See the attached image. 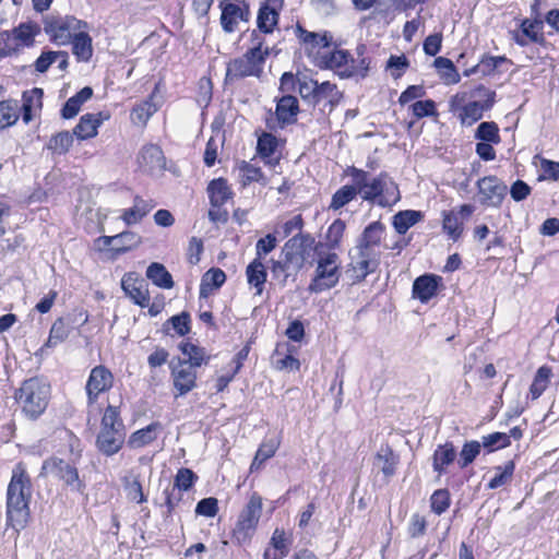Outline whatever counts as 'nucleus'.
<instances>
[{
    "mask_svg": "<svg viewBox=\"0 0 559 559\" xmlns=\"http://www.w3.org/2000/svg\"><path fill=\"white\" fill-rule=\"evenodd\" d=\"M481 443L478 441L466 442L460 453L459 464L462 468L471 464L476 456L480 453Z\"/></svg>",
    "mask_w": 559,
    "mask_h": 559,
    "instance_id": "nucleus-52",
    "label": "nucleus"
},
{
    "mask_svg": "<svg viewBox=\"0 0 559 559\" xmlns=\"http://www.w3.org/2000/svg\"><path fill=\"white\" fill-rule=\"evenodd\" d=\"M347 175L352 177L358 194L365 201L374 202L385 207L395 204L400 200L397 186L386 174H380L370 179L367 171L349 167Z\"/></svg>",
    "mask_w": 559,
    "mask_h": 559,
    "instance_id": "nucleus-3",
    "label": "nucleus"
},
{
    "mask_svg": "<svg viewBox=\"0 0 559 559\" xmlns=\"http://www.w3.org/2000/svg\"><path fill=\"white\" fill-rule=\"evenodd\" d=\"M475 136L479 140H483V141H486L489 143L497 144L500 142L499 128L492 121L481 122L476 130Z\"/></svg>",
    "mask_w": 559,
    "mask_h": 559,
    "instance_id": "nucleus-51",
    "label": "nucleus"
},
{
    "mask_svg": "<svg viewBox=\"0 0 559 559\" xmlns=\"http://www.w3.org/2000/svg\"><path fill=\"white\" fill-rule=\"evenodd\" d=\"M350 259L352 261L347 272L354 281H362L378 266V260L374 251L367 250L358 246L350 253Z\"/></svg>",
    "mask_w": 559,
    "mask_h": 559,
    "instance_id": "nucleus-14",
    "label": "nucleus"
},
{
    "mask_svg": "<svg viewBox=\"0 0 559 559\" xmlns=\"http://www.w3.org/2000/svg\"><path fill=\"white\" fill-rule=\"evenodd\" d=\"M456 457V451L451 442L438 445L433 453V471L439 475L444 473L445 467L454 462Z\"/></svg>",
    "mask_w": 559,
    "mask_h": 559,
    "instance_id": "nucleus-30",
    "label": "nucleus"
},
{
    "mask_svg": "<svg viewBox=\"0 0 559 559\" xmlns=\"http://www.w3.org/2000/svg\"><path fill=\"white\" fill-rule=\"evenodd\" d=\"M277 147V140L271 133H263L258 140V152L262 157H271Z\"/></svg>",
    "mask_w": 559,
    "mask_h": 559,
    "instance_id": "nucleus-58",
    "label": "nucleus"
},
{
    "mask_svg": "<svg viewBox=\"0 0 559 559\" xmlns=\"http://www.w3.org/2000/svg\"><path fill=\"white\" fill-rule=\"evenodd\" d=\"M73 143V134L69 131H61L56 135L51 136L47 148L55 154L62 155L66 154Z\"/></svg>",
    "mask_w": 559,
    "mask_h": 559,
    "instance_id": "nucleus-44",
    "label": "nucleus"
},
{
    "mask_svg": "<svg viewBox=\"0 0 559 559\" xmlns=\"http://www.w3.org/2000/svg\"><path fill=\"white\" fill-rule=\"evenodd\" d=\"M280 10L262 4L258 13V27L263 33H272L278 22Z\"/></svg>",
    "mask_w": 559,
    "mask_h": 559,
    "instance_id": "nucleus-40",
    "label": "nucleus"
},
{
    "mask_svg": "<svg viewBox=\"0 0 559 559\" xmlns=\"http://www.w3.org/2000/svg\"><path fill=\"white\" fill-rule=\"evenodd\" d=\"M409 61L405 55L395 56L392 55L386 61V71H389L390 75L397 80L400 79L408 69Z\"/></svg>",
    "mask_w": 559,
    "mask_h": 559,
    "instance_id": "nucleus-49",
    "label": "nucleus"
},
{
    "mask_svg": "<svg viewBox=\"0 0 559 559\" xmlns=\"http://www.w3.org/2000/svg\"><path fill=\"white\" fill-rule=\"evenodd\" d=\"M144 286V282L135 278L133 274L124 275L121 281V287L126 295L142 308L146 307L150 302L148 292Z\"/></svg>",
    "mask_w": 559,
    "mask_h": 559,
    "instance_id": "nucleus-20",
    "label": "nucleus"
},
{
    "mask_svg": "<svg viewBox=\"0 0 559 559\" xmlns=\"http://www.w3.org/2000/svg\"><path fill=\"white\" fill-rule=\"evenodd\" d=\"M218 512V501L216 498L209 497L200 500L195 507V513L206 518H214Z\"/></svg>",
    "mask_w": 559,
    "mask_h": 559,
    "instance_id": "nucleus-60",
    "label": "nucleus"
},
{
    "mask_svg": "<svg viewBox=\"0 0 559 559\" xmlns=\"http://www.w3.org/2000/svg\"><path fill=\"white\" fill-rule=\"evenodd\" d=\"M409 109L417 119L438 115L436 103L431 99L417 100L409 106Z\"/></svg>",
    "mask_w": 559,
    "mask_h": 559,
    "instance_id": "nucleus-56",
    "label": "nucleus"
},
{
    "mask_svg": "<svg viewBox=\"0 0 559 559\" xmlns=\"http://www.w3.org/2000/svg\"><path fill=\"white\" fill-rule=\"evenodd\" d=\"M276 445L274 442H264L258 449L255 456L251 464V469L258 468L261 464H263L267 459L272 457L275 454Z\"/></svg>",
    "mask_w": 559,
    "mask_h": 559,
    "instance_id": "nucleus-61",
    "label": "nucleus"
},
{
    "mask_svg": "<svg viewBox=\"0 0 559 559\" xmlns=\"http://www.w3.org/2000/svg\"><path fill=\"white\" fill-rule=\"evenodd\" d=\"M267 55L269 49L262 50L261 44H258L243 56L230 60L226 69L225 84L246 76L259 78L263 72V64Z\"/></svg>",
    "mask_w": 559,
    "mask_h": 559,
    "instance_id": "nucleus-7",
    "label": "nucleus"
},
{
    "mask_svg": "<svg viewBox=\"0 0 559 559\" xmlns=\"http://www.w3.org/2000/svg\"><path fill=\"white\" fill-rule=\"evenodd\" d=\"M210 201L213 206L219 207L233 195V192L224 178L213 179L207 187Z\"/></svg>",
    "mask_w": 559,
    "mask_h": 559,
    "instance_id": "nucleus-28",
    "label": "nucleus"
},
{
    "mask_svg": "<svg viewBox=\"0 0 559 559\" xmlns=\"http://www.w3.org/2000/svg\"><path fill=\"white\" fill-rule=\"evenodd\" d=\"M481 444L489 449V451L506 448L510 444V436L504 432H493L484 436L481 439Z\"/></svg>",
    "mask_w": 559,
    "mask_h": 559,
    "instance_id": "nucleus-57",
    "label": "nucleus"
},
{
    "mask_svg": "<svg viewBox=\"0 0 559 559\" xmlns=\"http://www.w3.org/2000/svg\"><path fill=\"white\" fill-rule=\"evenodd\" d=\"M317 67L338 71L342 75L354 74L349 53L335 44L331 33L324 31L317 34Z\"/></svg>",
    "mask_w": 559,
    "mask_h": 559,
    "instance_id": "nucleus-6",
    "label": "nucleus"
},
{
    "mask_svg": "<svg viewBox=\"0 0 559 559\" xmlns=\"http://www.w3.org/2000/svg\"><path fill=\"white\" fill-rule=\"evenodd\" d=\"M68 329L63 322L62 319H58L53 322L50 332L49 337L45 344L47 347H53L58 345L59 343L63 342L68 337Z\"/></svg>",
    "mask_w": 559,
    "mask_h": 559,
    "instance_id": "nucleus-53",
    "label": "nucleus"
},
{
    "mask_svg": "<svg viewBox=\"0 0 559 559\" xmlns=\"http://www.w3.org/2000/svg\"><path fill=\"white\" fill-rule=\"evenodd\" d=\"M479 203L486 207H500L508 191L507 185L496 176H485L476 182Z\"/></svg>",
    "mask_w": 559,
    "mask_h": 559,
    "instance_id": "nucleus-12",
    "label": "nucleus"
},
{
    "mask_svg": "<svg viewBox=\"0 0 559 559\" xmlns=\"http://www.w3.org/2000/svg\"><path fill=\"white\" fill-rule=\"evenodd\" d=\"M397 463L399 456L388 445L381 447L374 457L376 467H378L385 477H392L395 474Z\"/></svg>",
    "mask_w": 559,
    "mask_h": 559,
    "instance_id": "nucleus-26",
    "label": "nucleus"
},
{
    "mask_svg": "<svg viewBox=\"0 0 559 559\" xmlns=\"http://www.w3.org/2000/svg\"><path fill=\"white\" fill-rule=\"evenodd\" d=\"M310 241L312 240L309 236L296 235L290 238L283 249L287 261H293L295 258L305 260L306 255L309 254L308 248L310 246Z\"/></svg>",
    "mask_w": 559,
    "mask_h": 559,
    "instance_id": "nucleus-24",
    "label": "nucleus"
},
{
    "mask_svg": "<svg viewBox=\"0 0 559 559\" xmlns=\"http://www.w3.org/2000/svg\"><path fill=\"white\" fill-rule=\"evenodd\" d=\"M32 483L22 463L15 465L7 490V519L16 531L25 527L29 518Z\"/></svg>",
    "mask_w": 559,
    "mask_h": 559,
    "instance_id": "nucleus-1",
    "label": "nucleus"
},
{
    "mask_svg": "<svg viewBox=\"0 0 559 559\" xmlns=\"http://www.w3.org/2000/svg\"><path fill=\"white\" fill-rule=\"evenodd\" d=\"M155 204L140 197L134 198L133 206L123 211L121 218L127 225H134L146 216Z\"/></svg>",
    "mask_w": 559,
    "mask_h": 559,
    "instance_id": "nucleus-23",
    "label": "nucleus"
},
{
    "mask_svg": "<svg viewBox=\"0 0 559 559\" xmlns=\"http://www.w3.org/2000/svg\"><path fill=\"white\" fill-rule=\"evenodd\" d=\"M431 509L437 514L443 513L450 506V496L447 490H437L431 496Z\"/></svg>",
    "mask_w": 559,
    "mask_h": 559,
    "instance_id": "nucleus-63",
    "label": "nucleus"
},
{
    "mask_svg": "<svg viewBox=\"0 0 559 559\" xmlns=\"http://www.w3.org/2000/svg\"><path fill=\"white\" fill-rule=\"evenodd\" d=\"M302 227V218L301 215H295L290 219L284 223H277L275 226V234L282 237H288L295 230H301Z\"/></svg>",
    "mask_w": 559,
    "mask_h": 559,
    "instance_id": "nucleus-59",
    "label": "nucleus"
},
{
    "mask_svg": "<svg viewBox=\"0 0 559 559\" xmlns=\"http://www.w3.org/2000/svg\"><path fill=\"white\" fill-rule=\"evenodd\" d=\"M238 171L242 186L259 181L262 177L261 169L247 162H241Z\"/></svg>",
    "mask_w": 559,
    "mask_h": 559,
    "instance_id": "nucleus-55",
    "label": "nucleus"
},
{
    "mask_svg": "<svg viewBox=\"0 0 559 559\" xmlns=\"http://www.w3.org/2000/svg\"><path fill=\"white\" fill-rule=\"evenodd\" d=\"M114 384V376L105 366H96L91 370L86 382V394L88 405L94 404L98 396L110 390Z\"/></svg>",
    "mask_w": 559,
    "mask_h": 559,
    "instance_id": "nucleus-15",
    "label": "nucleus"
},
{
    "mask_svg": "<svg viewBox=\"0 0 559 559\" xmlns=\"http://www.w3.org/2000/svg\"><path fill=\"white\" fill-rule=\"evenodd\" d=\"M146 277L152 281L154 285L164 289L174 287L171 274L166 267L158 262H153L146 269Z\"/></svg>",
    "mask_w": 559,
    "mask_h": 559,
    "instance_id": "nucleus-34",
    "label": "nucleus"
},
{
    "mask_svg": "<svg viewBox=\"0 0 559 559\" xmlns=\"http://www.w3.org/2000/svg\"><path fill=\"white\" fill-rule=\"evenodd\" d=\"M248 283L255 288V295H261L266 282V269L260 259H253L246 269Z\"/></svg>",
    "mask_w": 559,
    "mask_h": 559,
    "instance_id": "nucleus-27",
    "label": "nucleus"
},
{
    "mask_svg": "<svg viewBox=\"0 0 559 559\" xmlns=\"http://www.w3.org/2000/svg\"><path fill=\"white\" fill-rule=\"evenodd\" d=\"M51 474L78 491H83L85 485L79 477L74 465L59 457H50L43 463L41 475Z\"/></svg>",
    "mask_w": 559,
    "mask_h": 559,
    "instance_id": "nucleus-13",
    "label": "nucleus"
},
{
    "mask_svg": "<svg viewBox=\"0 0 559 559\" xmlns=\"http://www.w3.org/2000/svg\"><path fill=\"white\" fill-rule=\"evenodd\" d=\"M39 32V25L34 22L21 23L19 26L13 28V40L15 41V46H17V48L21 46H32Z\"/></svg>",
    "mask_w": 559,
    "mask_h": 559,
    "instance_id": "nucleus-29",
    "label": "nucleus"
},
{
    "mask_svg": "<svg viewBox=\"0 0 559 559\" xmlns=\"http://www.w3.org/2000/svg\"><path fill=\"white\" fill-rule=\"evenodd\" d=\"M441 277L433 274H425L417 277L413 283V298L420 300L423 304L428 302L437 295Z\"/></svg>",
    "mask_w": 559,
    "mask_h": 559,
    "instance_id": "nucleus-19",
    "label": "nucleus"
},
{
    "mask_svg": "<svg viewBox=\"0 0 559 559\" xmlns=\"http://www.w3.org/2000/svg\"><path fill=\"white\" fill-rule=\"evenodd\" d=\"M423 219V213L414 210L401 211L393 217V226L395 230L403 235L405 234L412 226L417 224Z\"/></svg>",
    "mask_w": 559,
    "mask_h": 559,
    "instance_id": "nucleus-37",
    "label": "nucleus"
},
{
    "mask_svg": "<svg viewBox=\"0 0 559 559\" xmlns=\"http://www.w3.org/2000/svg\"><path fill=\"white\" fill-rule=\"evenodd\" d=\"M433 66L438 72L440 80L447 84H456L461 80V75L457 72L454 63L444 57H438L433 61Z\"/></svg>",
    "mask_w": 559,
    "mask_h": 559,
    "instance_id": "nucleus-35",
    "label": "nucleus"
},
{
    "mask_svg": "<svg viewBox=\"0 0 559 559\" xmlns=\"http://www.w3.org/2000/svg\"><path fill=\"white\" fill-rule=\"evenodd\" d=\"M442 229L453 241L459 240L464 230L463 217H460V213L453 211H444L442 213Z\"/></svg>",
    "mask_w": 559,
    "mask_h": 559,
    "instance_id": "nucleus-33",
    "label": "nucleus"
},
{
    "mask_svg": "<svg viewBox=\"0 0 559 559\" xmlns=\"http://www.w3.org/2000/svg\"><path fill=\"white\" fill-rule=\"evenodd\" d=\"M262 513V499L253 493L240 512L233 537L238 545L246 544L252 537Z\"/></svg>",
    "mask_w": 559,
    "mask_h": 559,
    "instance_id": "nucleus-9",
    "label": "nucleus"
},
{
    "mask_svg": "<svg viewBox=\"0 0 559 559\" xmlns=\"http://www.w3.org/2000/svg\"><path fill=\"white\" fill-rule=\"evenodd\" d=\"M276 247V237L273 234H267L264 238H261L257 241L255 245V253L257 257L254 259H260L265 257Z\"/></svg>",
    "mask_w": 559,
    "mask_h": 559,
    "instance_id": "nucleus-64",
    "label": "nucleus"
},
{
    "mask_svg": "<svg viewBox=\"0 0 559 559\" xmlns=\"http://www.w3.org/2000/svg\"><path fill=\"white\" fill-rule=\"evenodd\" d=\"M514 473V463L512 461L507 462L502 466L495 467V476L489 480L488 488L497 489L511 481Z\"/></svg>",
    "mask_w": 559,
    "mask_h": 559,
    "instance_id": "nucleus-43",
    "label": "nucleus"
},
{
    "mask_svg": "<svg viewBox=\"0 0 559 559\" xmlns=\"http://www.w3.org/2000/svg\"><path fill=\"white\" fill-rule=\"evenodd\" d=\"M340 259L335 252L319 251L317 247V292L334 287L341 276Z\"/></svg>",
    "mask_w": 559,
    "mask_h": 559,
    "instance_id": "nucleus-11",
    "label": "nucleus"
},
{
    "mask_svg": "<svg viewBox=\"0 0 559 559\" xmlns=\"http://www.w3.org/2000/svg\"><path fill=\"white\" fill-rule=\"evenodd\" d=\"M280 90L283 93L298 91L302 99L314 100V72L312 69L302 66L298 67L296 73L285 72L280 80Z\"/></svg>",
    "mask_w": 559,
    "mask_h": 559,
    "instance_id": "nucleus-10",
    "label": "nucleus"
},
{
    "mask_svg": "<svg viewBox=\"0 0 559 559\" xmlns=\"http://www.w3.org/2000/svg\"><path fill=\"white\" fill-rule=\"evenodd\" d=\"M126 439V430L118 407L108 405L104 412L100 431L96 439L98 450L111 456L119 452Z\"/></svg>",
    "mask_w": 559,
    "mask_h": 559,
    "instance_id": "nucleus-5",
    "label": "nucleus"
},
{
    "mask_svg": "<svg viewBox=\"0 0 559 559\" xmlns=\"http://www.w3.org/2000/svg\"><path fill=\"white\" fill-rule=\"evenodd\" d=\"M72 52L79 61H88L93 55L92 38L85 33L79 31L72 37Z\"/></svg>",
    "mask_w": 559,
    "mask_h": 559,
    "instance_id": "nucleus-32",
    "label": "nucleus"
},
{
    "mask_svg": "<svg viewBox=\"0 0 559 559\" xmlns=\"http://www.w3.org/2000/svg\"><path fill=\"white\" fill-rule=\"evenodd\" d=\"M82 27H86V23L71 15L49 14L44 17V31L58 46L70 44L74 34Z\"/></svg>",
    "mask_w": 559,
    "mask_h": 559,
    "instance_id": "nucleus-8",
    "label": "nucleus"
},
{
    "mask_svg": "<svg viewBox=\"0 0 559 559\" xmlns=\"http://www.w3.org/2000/svg\"><path fill=\"white\" fill-rule=\"evenodd\" d=\"M140 168L147 174L162 173L166 167V158L162 148L156 144L144 145L138 156Z\"/></svg>",
    "mask_w": 559,
    "mask_h": 559,
    "instance_id": "nucleus-16",
    "label": "nucleus"
},
{
    "mask_svg": "<svg viewBox=\"0 0 559 559\" xmlns=\"http://www.w3.org/2000/svg\"><path fill=\"white\" fill-rule=\"evenodd\" d=\"M226 281V274L221 269H211L202 277L200 293L205 295L207 288H218Z\"/></svg>",
    "mask_w": 559,
    "mask_h": 559,
    "instance_id": "nucleus-47",
    "label": "nucleus"
},
{
    "mask_svg": "<svg viewBox=\"0 0 559 559\" xmlns=\"http://www.w3.org/2000/svg\"><path fill=\"white\" fill-rule=\"evenodd\" d=\"M102 123V112L85 114L80 118L79 123L73 129V135L81 141L92 139L96 136L97 130Z\"/></svg>",
    "mask_w": 559,
    "mask_h": 559,
    "instance_id": "nucleus-21",
    "label": "nucleus"
},
{
    "mask_svg": "<svg viewBox=\"0 0 559 559\" xmlns=\"http://www.w3.org/2000/svg\"><path fill=\"white\" fill-rule=\"evenodd\" d=\"M383 233L384 226L380 222L371 223L365 228L358 247L367 250H373L376 246L380 245Z\"/></svg>",
    "mask_w": 559,
    "mask_h": 559,
    "instance_id": "nucleus-38",
    "label": "nucleus"
},
{
    "mask_svg": "<svg viewBox=\"0 0 559 559\" xmlns=\"http://www.w3.org/2000/svg\"><path fill=\"white\" fill-rule=\"evenodd\" d=\"M198 476L189 468H179L174 480V487L179 490H189L197 481Z\"/></svg>",
    "mask_w": 559,
    "mask_h": 559,
    "instance_id": "nucleus-54",
    "label": "nucleus"
},
{
    "mask_svg": "<svg viewBox=\"0 0 559 559\" xmlns=\"http://www.w3.org/2000/svg\"><path fill=\"white\" fill-rule=\"evenodd\" d=\"M188 361H179L173 367L171 376L174 378V386L178 391V395H185L195 386L197 372Z\"/></svg>",
    "mask_w": 559,
    "mask_h": 559,
    "instance_id": "nucleus-17",
    "label": "nucleus"
},
{
    "mask_svg": "<svg viewBox=\"0 0 559 559\" xmlns=\"http://www.w3.org/2000/svg\"><path fill=\"white\" fill-rule=\"evenodd\" d=\"M297 112L298 100L296 97L292 95H284L278 99L275 114L277 120L282 124L294 122L296 120Z\"/></svg>",
    "mask_w": 559,
    "mask_h": 559,
    "instance_id": "nucleus-25",
    "label": "nucleus"
},
{
    "mask_svg": "<svg viewBox=\"0 0 559 559\" xmlns=\"http://www.w3.org/2000/svg\"><path fill=\"white\" fill-rule=\"evenodd\" d=\"M156 111V105L151 99H146L133 107L130 119L133 124L144 127Z\"/></svg>",
    "mask_w": 559,
    "mask_h": 559,
    "instance_id": "nucleus-41",
    "label": "nucleus"
},
{
    "mask_svg": "<svg viewBox=\"0 0 559 559\" xmlns=\"http://www.w3.org/2000/svg\"><path fill=\"white\" fill-rule=\"evenodd\" d=\"M15 401L26 417L38 418L46 409L50 397V385L38 377L23 381L15 391Z\"/></svg>",
    "mask_w": 559,
    "mask_h": 559,
    "instance_id": "nucleus-4",
    "label": "nucleus"
},
{
    "mask_svg": "<svg viewBox=\"0 0 559 559\" xmlns=\"http://www.w3.org/2000/svg\"><path fill=\"white\" fill-rule=\"evenodd\" d=\"M345 231V223L341 219H335L328 228L323 236V241L320 243V248L323 246L334 249L336 248Z\"/></svg>",
    "mask_w": 559,
    "mask_h": 559,
    "instance_id": "nucleus-42",
    "label": "nucleus"
},
{
    "mask_svg": "<svg viewBox=\"0 0 559 559\" xmlns=\"http://www.w3.org/2000/svg\"><path fill=\"white\" fill-rule=\"evenodd\" d=\"M357 194L358 190L354 182L352 186H343L333 194L330 207L338 210L354 200Z\"/></svg>",
    "mask_w": 559,
    "mask_h": 559,
    "instance_id": "nucleus-46",
    "label": "nucleus"
},
{
    "mask_svg": "<svg viewBox=\"0 0 559 559\" xmlns=\"http://www.w3.org/2000/svg\"><path fill=\"white\" fill-rule=\"evenodd\" d=\"M274 357L275 366L280 370H297L299 368V360L292 355L287 343L276 345Z\"/></svg>",
    "mask_w": 559,
    "mask_h": 559,
    "instance_id": "nucleus-36",
    "label": "nucleus"
},
{
    "mask_svg": "<svg viewBox=\"0 0 559 559\" xmlns=\"http://www.w3.org/2000/svg\"><path fill=\"white\" fill-rule=\"evenodd\" d=\"M162 430V425L154 421L145 428L134 431L128 440V445L132 449L143 448L157 439L158 432Z\"/></svg>",
    "mask_w": 559,
    "mask_h": 559,
    "instance_id": "nucleus-22",
    "label": "nucleus"
},
{
    "mask_svg": "<svg viewBox=\"0 0 559 559\" xmlns=\"http://www.w3.org/2000/svg\"><path fill=\"white\" fill-rule=\"evenodd\" d=\"M167 323L171 324L173 329L180 336H185L190 332V316L188 312L173 316Z\"/></svg>",
    "mask_w": 559,
    "mask_h": 559,
    "instance_id": "nucleus-62",
    "label": "nucleus"
},
{
    "mask_svg": "<svg viewBox=\"0 0 559 559\" xmlns=\"http://www.w3.org/2000/svg\"><path fill=\"white\" fill-rule=\"evenodd\" d=\"M179 348L181 353L187 356V359L183 361H188V365H191L193 368L200 367L203 364H207L210 359V357L206 356V352L203 347H199L192 343H181Z\"/></svg>",
    "mask_w": 559,
    "mask_h": 559,
    "instance_id": "nucleus-39",
    "label": "nucleus"
},
{
    "mask_svg": "<svg viewBox=\"0 0 559 559\" xmlns=\"http://www.w3.org/2000/svg\"><path fill=\"white\" fill-rule=\"evenodd\" d=\"M496 98V93L484 85H478L471 91H461L449 100V110L457 116L462 124L472 126L484 116V111L490 109Z\"/></svg>",
    "mask_w": 559,
    "mask_h": 559,
    "instance_id": "nucleus-2",
    "label": "nucleus"
},
{
    "mask_svg": "<svg viewBox=\"0 0 559 559\" xmlns=\"http://www.w3.org/2000/svg\"><path fill=\"white\" fill-rule=\"evenodd\" d=\"M551 371L548 367H540L538 368L535 378L533 380V383L530 388V393L533 400L538 399L544 391L547 389L549 379H550Z\"/></svg>",
    "mask_w": 559,
    "mask_h": 559,
    "instance_id": "nucleus-45",
    "label": "nucleus"
},
{
    "mask_svg": "<svg viewBox=\"0 0 559 559\" xmlns=\"http://www.w3.org/2000/svg\"><path fill=\"white\" fill-rule=\"evenodd\" d=\"M340 98L341 94L334 84L330 82H323L320 85L317 84V105L321 106L322 111L325 109H329V111L332 110Z\"/></svg>",
    "mask_w": 559,
    "mask_h": 559,
    "instance_id": "nucleus-31",
    "label": "nucleus"
},
{
    "mask_svg": "<svg viewBox=\"0 0 559 559\" xmlns=\"http://www.w3.org/2000/svg\"><path fill=\"white\" fill-rule=\"evenodd\" d=\"M17 119V104L9 100L0 102V130L14 124Z\"/></svg>",
    "mask_w": 559,
    "mask_h": 559,
    "instance_id": "nucleus-48",
    "label": "nucleus"
},
{
    "mask_svg": "<svg viewBox=\"0 0 559 559\" xmlns=\"http://www.w3.org/2000/svg\"><path fill=\"white\" fill-rule=\"evenodd\" d=\"M141 242V237L133 231H123L116 235V245L112 249L117 252H126L136 247Z\"/></svg>",
    "mask_w": 559,
    "mask_h": 559,
    "instance_id": "nucleus-50",
    "label": "nucleus"
},
{
    "mask_svg": "<svg viewBox=\"0 0 559 559\" xmlns=\"http://www.w3.org/2000/svg\"><path fill=\"white\" fill-rule=\"evenodd\" d=\"M250 15L249 7L243 1L227 3L221 15V24L225 32H234L239 21H248Z\"/></svg>",
    "mask_w": 559,
    "mask_h": 559,
    "instance_id": "nucleus-18",
    "label": "nucleus"
}]
</instances>
